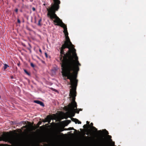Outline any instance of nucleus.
<instances>
[{
    "label": "nucleus",
    "mask_w": 146,
    "mask_h": 146,
    "mask_svg": "<svg viewBox=\"0 0 146 146\" xmlns=\"http://www.w3.org/2000/svg\"><path fill=\"white\" fill-rule=\"evenodd\" d=\"M56 23L55 25L59 26L64 29L63 32L66 37V40L60 48L59 58L61 61V73L63 77L68 75L78 74L79 70V66L81 64L78 60L74 46L70 41L68 36L67 26L56 15L50 18Z\"/></svg>",
    "instance_id": "nucleus-1"
},
{
    "label": "nucleus",
    "mask_w": 146,
    "mask_h": 146,
    "mask_svg": "<svg viewBox=\"0 0 146 146\" xmlns=\"http://www.w3.org/2000/svg\"><path fill=\"white\" fill-rule=\"evenodd\" d=\"M77 74L68 75L66 76L67 79L70 80V84L72 88L70 90L69 96L70 98H72V101L71 103L66 108V110L70 111L72 112L73 111H75L77 113H79V111L77 108V103L75 101L76 97V87L77 86L78 80L76 79Z\"/></svg>",
    "instance_id": "nucleus-2"
},
{
    "label": "nucleus",
    "mask_w": 146,
    "mask_h": 146,
    "mask_svg": "<svg viewBox=\"0 0 146 146\" xmlns=\"http://www.w3.org/2000/svg\"><path fill=\"white\" fill-rule=\"evenodd\" d=\"M53 0L54 3L51 4L50 7L46 8V9L48 11L47 15L50 19L57 15L55 13L56 11H58L59 9V4L60 3V1L59 0Z\"/></svg>",
    "instance_id": "nucleus-3"
},
{
    "label": "nucleus",
    "mask_w": 146,
    "mask_h": 146,
    "mask_svg": "<svg viewBox=\"0 0 146 146\" xmlns=\"http://www.w3.org/2000/svg\"><path fill=\"white\" fill-rule=\"evenodd\" d=\"M2 140L8 141L11 144H15L17 142V139L13 136L9 134H4L2 136Z\"/></svg>",
    "instance_id": "nucleus-4"
},
{
    "label": "nucleus",
    "mask_w": 146,
    "mask_h": 146,
    "mask_svg": "<svg viewBox=\"0 0 146 146\" xmlns=\"http://www.w3.org/2000/svg\"><path fill=\"white\" fill-rule=\"evenodd\" d=\"M51 119L49 116L48 115L45 118V120H43V121L44 122H48L49 123L51 121Z\"/></svg>",
    "instance_id": "nucleus-5"
},
{
    "label": "nucleus",
    "mask_w": 146,
    "mask_h": 146,
    "mask_svg": "<svg viewBox=\"0 0 146 146\" xmlns=\"http://www.w3.org/2000/svg\"><path fill=\"white\" fill-rule=\"evenodd\" d=\"M93 123H90V125L92 127V129L95 131L96 132H98L99 133H101L102 131L101 130H99L98 131L97 129L95 127L93 126Z\"/></svg>",
    "instance_id": "nucleus-6"
},
{
    "label": "nucleus",
    "mask_w": 146,
    "mask_h": 146,
    "mask_svg": "<svg viewBox=\"0 0 146 146\" xmlns=\"http://www.w3.org/2000/svg\"><path fill=\"white\" fill-rule=\"evenodd\" d=\"M72 120L74 122L76 123H78V124H81V122L79 121L78 119L73 118H71Z\"/></svg>",
    "instance_id": "nucleus-7"
},
{
    "label": "nucleus",
    "mask_w": 146,
    "mask_h": 146,
    "mask_svg": "<svg viewBox=\"0 0 146 146\" xmlns=\"http://www.w3.org/2000/svg\"><path fill=\"white\" fill-rule=\"evenodd\" d=\"M34 102L37 104H40L41 106L44 107V103L38 100H35Z\"/></svg>",
    "instance_id": "nucleus-8"
},
{
    "label": "nucleus",
    "mask_w": 146,
    "mask_h": 146,
    "mask_svg": "<svg viewBox=\"0 0 146 146\" xmlns=\"http://www.w3.org/2000/svg\"><path fill=\"white\" fill-rule=\"evenodd\" d=\"M71 121L70 120H66L64 121L65 124L66 126H67L68 124L70 123Z\"/></svg>",
    "instance_id": "nucleus-9"
},
{
    "label": "nucleus",
    "mask_w": 146,
    "mask_h": 146,
    "mask_svg": "<svg viewBox=\"0 0 146 146\" xmlns=\"http://www.w3.org/2000/svg\"><path fill=\"white\" fill-rule=\"evenodd\" d=\"M42 123V122L41 121H39L38 122V123L37 124L36 126L37 128H38L39 127V125H41Z\"/></svg>",
    "instance_id": "nucleus-10"
},
{
    "label": "nucleus",
    "mask_w": 146,
    "mask_h": 146,
    "mask_svg": "<svg viewBox=\"0 0 146 146\" xmlns=\"http://www.w3.org/2000/svg\"><path fill=\"white\" fill-rule=\"evenodd\" d=\"M8 67H9L8 65L7 64H4V66L3 67V68H4V70H5Z\"/></svg>",
    "instance_id": "nucleus-11"
},
{
    "label": "nucleus",
    "mask_w": 146,
    "mask_h": 146,
    "mask_svg": "<svg viewBox=\"0 0 146 146\" xmlns=\"http://www.w3.org/2000/svg\"><path fill=\"white\" fill-rule=\"evenodd\" d=\"M24 71L25 72V73H26L27 75H28L29 76L30 75V73H29V72H28L26 70L24 69Z\"/></svg>",
    "instance_id": "nucleus-12"
},
{
    "label": "nucleus",
    "mask_w": 146,
    "mask_h": 146,
    "mask_svg": "<svg viewBox=\"0 0 146 146\" xmlns=\"http://www.w3.org/2000/svg\"><path fill=\"white\" fill-rule=\"evenodd\" d=\"M66 130V129H65L64 128H61L60 129V131L62 132V131H64V130Z\"/></svg>",
    "instance_id": "nucleus-13"
},
{
    "label": "nucleus",
    "mask_w": 146,
    "mask_h": 146,
    "mask_svg": "<svg viewBox=\"0 0 146 146\" xmlns=\"http://www.w3.org/2000/svg\"><path fill=\"white\" fill-rule=\"evenodd\" d=\"M41 21H42V19H40L38 21V26H40L41 25L40 22H41Z\"/></svg>",
    "instance_id": "nucleus-14"
},
{
    "label": "nucleus",
    "mask_w": 146,
    "mask_h": 146,
    "mask_svg": "<svg viewBox=\"0 0 146 146\" xmlns=\"http://www.w3.org/2000/svg\"><path fill=\"white\" fill-rule=\"evenodd\" d=\"M74 130V128L72 127H70L68 128L67 129H66V130Z\"/></svg>",
    "instance_id": "nucleus-15"
},
{
    "label": "nucleus",
    "mask_w": 146,
    "mask_h": 146,
    "mask_svg": "<svg viewBox=\"0 0 146 146\" xmlns=\"http://www.w3.org/2000/svg\"><path fill=\"white\" fill-rule=\"evenodd\" d=\"M69 111L72 114V116L74 117V116L75 115V113H74V112L73 111L72 112H71L70 111Z\"/></svg>",
    "instance_id": "nucleus-16"
},
{
    "label": "nucleus",
    "mask_w": 146,
    "mask_h": 146,
    "mask_svg": "<svg viewBox=\"0 0 146 146\" xmlns=\"http://www.w3.org/2000/svg\"><path fill=\"white\" fill-rule=\"evenodd\" d=\"M31 66L33 67H35V65L32 62L31 63Z\"/></svg>",
    "instance_id": "nucleus-17"
},
{
    "label": "nucleus",
    "mask_w": 146,
    "mask_h": 146,
    "mask_svg": "<svg viewBox=\"0 0 146 146\" xmlns=\"http://www.w3.org/2000/svg\"><path fill=\"white\" fill-rule=\"evenodd\" d=\"M104 131H105V133L106 134L108 135L109 134L108 131H107L106 129H105L104 130Z\"/></svg>",
    "instance_id": "nucleus-18"
},
{
    "label": "nucleus",
    "mask_w": 146,
    "mask_h": 146,
    "mask_svg": "<svg viewBox=\"0 0 146 146\" xmlns=\"http://www.w3.org/2000/svg\"><path fill=\"white\" fill-rule=\"evenodd\" d=\"M44 54L45 55V57L46 58H47L48 57V56L47 55V54L46 52H45L44 53Z\"/></svg>",
    "instance_id": "nucleus-19"
},
{
    "label": "nucleus",
    "mask_w": 146,
    "mask_h": 146,
    "mask_svg": "<svg viewBox=\"0 0 146 146\" xmlns=\"http://www.w3.org/2000/svg\"><path fill=\"white\" fill-rule=\"evenodd\" d=\"M17 22L18 23L20 24L21 23V21L20 20V19H17Z\"/></svg>",
    "instance_id": "nucleus-20"
},
{
    "label": "nucleus",
    "mask_w": 146,
    "mask_h": 146,
    "mask_svg": "<svg viewBox=\"0 0 146 146\" xmlns=\"http://www.w3.org/2000/svg\"><path fill=\"white\" fill-rule=\"evenodd\" d=\"M32 9L33 11H35V9L34 7H33L32 8Z\"/></svg>",
    "instance_id": "nucleus-21"
},
{
    "label": "nucleus",
    "mask_w": 146,
    "mask_h": 146,
    "mask_svg": "<svg viewBox=\"0 0 146 146\" xmlns=\"http://www.w3.org/2000/svg\"><path fill=\"white\" fill-rule=\"evenodd\" d=\"M15 11L16 13H17L18 11V9H16L15 10Z\"/></svg>",
    "instance_id": "nucleus-22"
},
{
    "label": "nucleus",
    "mask_w": 146,
    "mask_h": 146,
    "mask_svg": "<svg viewBox=\"0 0 146 146\" xmlns=\"http://www.w3.org/2000/svg\"><path fill=\"white\" fill-rule=\"evenodd\" d=\"M86 123H87V124H88L89 126L90 125H89V123H90L88 121H86Z\"/></svg>",
    "instance_id": "nucleus-23"
},
{
    "label": "nucleus",
    "mask_w": 146,
    "mask_h": 146,
    "mask_svg": "<svg viewBox=\"0 0 146 146\" xmlns=\"http://www.w3.org/2000/svg\"><path fill=\"white\" fill-rule=\"evenodd\" d=\"M87 125H84V126H83V127L84 128H86L87 127Z\"/></svg>",
    "instance_id": "nucleus-24"
},
{
    "label": "nucleus",
    "mask_w": 146,
    "mask_h": 146,
    "mask_svg": "<svg viewBox=\"0 0 146 146\" xmlns=\"http://www.w3.org/2000/svg\"><path fill=\"white\" fill-rule=\"evenodd\" d=\"M39 51L40 52V53H42V50L40 49H39Z\"/></svg>",
    "instance_id": "nucleus-25"
},
{
    "label": "nucleus",
    "mask_w": 146,
    "mask_h": 146,
    "mask_svg": "<svg viewBox=\"0 0 146 146\" xmlns=\"http://www.w3.org/2000/svg\"><path fill=\"white\" fill-rule=\"evenodd\" d=\"M79 110L80 111H82V109H79Z\"/></svg>",
    "instance_id": "nucleus-26"
},
{
    "label": "nucleus",
    "mask_w": 146,
    "mask_h": 146,
    "mask_svg": "<svg viewBox=\"0 0 146 146\" xmlns=\"http://www.w3.org/2000/svg\"><path fill=\"white\" fill-rule=\"evenodd\" d=\"M17 65L18 66H20V64L19 63H18L17 64Z\"/></svg>",
    "instance_id": "nucleus-27"
},
{
    "label": "nucleus",
    "mask_w": 146,
    "mask_h": 146,
    "mask_svg": "<svg viewBox=\"0 0 146 146\" xmlns=\"http://www.w3.org/2000/svg\"><path fill=\"white\" fill-rule=\"evenodd\" d=\"M11 79H13V76H11Z\"/></svg>",
    "instance_id": "nucleus-28"
},
{
    "label": "nucleus",
    "mask_w": 146,
    "mask_h": 146,
    "mask_svg": "<svg viewBox=\"0 0 146 146\" xmlns=\"http://www.w3.org/2000/svg\"><path fill=\"white\" fill-rule=\"evenodd\" d=\"M86 134L87 135H89V133H86Z\"/></svg>",
    "instance_id": "nucleus-29"
},
{
    "label": "nucleus",
    "mask_w": 146,
    "mask_h": 146,
    "mask_svg": "<svg viewBox=\"0 0 146 146\" xmlns=\"http://www.w3.org/2000/svg\"><path fill=\"white\" fill-rule=\"evenodd\" d=\"M64 80H66V79L65 78H64Z\"/></svg>",
    "instance_id": "nucleus-30"
},
{
    "label": "nucleus",
    "mask_w": 146,
    "mask_h": 146,
    "mask_svg": "<svg viewBox=\"0 0 146 146\" xmlns=\"http://www.w3.org/2000/svg\"><path fill=\"white\" fill-rule=\"evenodd\" d=\"M43 5H46V4H43Z\"/></svg>",
    "instance_id": "nucleus-31"
},
{
    "label": "nucleus",
    "mask_w": 146,
    "mask_h": 146,
    "mask_svg": "<svg viewBox=\"0 0 146 146\" xmlns=\"http://www.w3.org/2000/svg\"><path fill=\"white\" fill-rule=\"evenodd\" d=\"M42 126L40 127V128H41L42 127Z\"/></svg>",
    "instance_id": "nucleus-32"
}]
</instances>
